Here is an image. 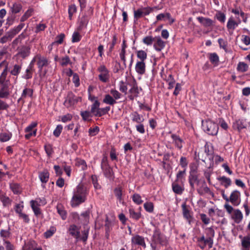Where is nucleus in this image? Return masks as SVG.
<instances>
[{"instance_id": "obj_1", "label": "nucleus", "mask_w": 250, "mask_h": 250, "mask_svg": "<svg viewBox=\"0 0 250 250\" xmlns=\"http://www.w3.org/2000/svg\"><path fill=\"white\" fill-rule=\"evenodd\" d=\"M88 190L83 184H79L72 199V206L76 207L84 203L87 199Z\"/></svg>"}, {"instance_id": "obj_2", "label": "nucleus", "mask_w": 250, "mask_h": 250, "mask_svg": "<svg viewBox=\"0 0 250 250\" xmlns=\"http://www.w3.org/2000/svg\"><path fill=\"white\" fill-rule=\"evenodd\" d=\"M151 241L150 247L152 250H156L158 245L163 246L165 245L167 242L166 237L162 233L160 229L157 227H156L153 231Z\"/></svg>"}, {"instance_id": "obj_3", "label": "nucleus", "mask_w": 250, "mask_h": 250, "mask_svg": "<svg viewBox=\"0 0 250 250\" xmlns=\"http://www.w3.org/2000/svg\"><path fill=\"white\" fill-rule=\"evenodd\" d=\"M202 126L203 130L208 134L211 136H215L217 134L219 126L210 119L202 120Z\"/></svg>"}, {"instance_id": "obj_4", "label": "nucleus", "mask_w": 250, "mask_h": 250, "mask_svg": "<svg viewBox=\"0 0 250 250\" xmlns=\"http://www.w3.org/2000/svg\"><path fill=\"white\" fill-rule=\"evenodd\" d=\"M93 9L91 7H89L86 13H84L79 17L78 19V26L77 30L78 31H82L87 27V25L90 20L91 16L93 15Z\"/></svg>"}, {"instance_id": "obj_5", "label": "nucleus", "mask_w": 250, "mask_h": 250, "mask_svg": "<svg viewBox=\"0 0 250 250\" xmlns=\"http://www.w3.org/2000/svg\"><path fill=\"white\" fill-rule=\"evenodd\" d=\"M128 85L131 87V88L129 90L128 98L129 100L133 101L138 96L139 94V88L137 83L135 80H133L131 82L128 83Z\"/></svg>"}, {"instance_id": "obj_6", "label": "nucleus", "mask_w": 250, "mask_h": 250, "mask_svg": "<svg viewBox=\"0 0 250 250\" xmlns=\"http://www.w3.org/2000/svg\"><path fill=\"white\" fill-rule=\"evenodd\" d=\"M197 245L201 249H204L208 245V248L210 249L213 246L212 240L209 238H206L204 235H202L201 237H196Z\"/></svg>"}, {"instance_id": "obj_7", "label": "nucleus", "mask_w": 250, "mask_h": 250, "mask_svg": "<svg viewBox=\"0 0 250 250\" xmlns=\"http://www.w3.org/2000/svg\"><path fill=\"white\" fill-rule=\"evenodd\" d=\"M9 82H0V98L7 99L10 94Z\"/></svg>"}, {"instance_id": "obj_8", "label": "nucleus", "mask_w": 250, "mask_h": 250, "mask_svg": "<svg viewBox=\"0 0 250 250\" xmlns=\"http://www.w3.org/2000/svg\"><path fill=\"white\" fill-rule=\"evenodd\" d=\"M126 47V45L125 43V41H123V43L122 46V50L121 52L120 53V57L122 61L124 62H125L128 61L130 62H133L132 57L133 56V54L131 53H125V48Z\"/></svg>"}, {"instance_id": "obj_9", "label": "nucleus", "mask_w": 250, "mask_h": 250, "mask_svg": "<svg viewBox=\"0 0 250 250\" xmlns=\"http://www.w3.org/2000/svg\"><path fill=\"white\" fill-rule=\"evenodd\" d=\"M241 193L237 190H234L231 193L229 198V201L234 206H238L241 202Z\"/></svg>"}, {"instance_id": "obj_10", "label": "nucleus", "mask_w": 250, "mask_h": 250, "mask_svg": "<svg viewBox=\"0 0 250 250\" xmlns=\"http://www.w3.org/2000/svg\"><path fill=\"white\" fill-rule=\"evenodd\" d=\"M171 137L172 139V143L175 147L178 150H181L185 144L184 141L179 135L175 134H172Z\"/></svg>"}, {"instance_id": "obj_11", "label": "nucleus", "mask_w": 250, "mask_h": 250, "mask_svg": "<svg viewBox=\"0 0 250 250\" xmlns=\"http://www.w3.org/2000/svg\"><path fill=\"white\" fill-rule=\"evenodd\" d=\"M237 21H236L232 17H230L228 21L227 24V27L229 31H231L233 32L234 30L238 26L239 24L241 23V19L238 17H236Z\"/></svg>"}, {"instance_id": "obj_12", "label": "nucleus", "mask_w": 250, "mask_h": 250, "mask_svg": "<svg viewBox=\"0 0 250 250\" xmlns=\"http://www.w3.org/2000/svg\"><path fill=\"white\" fill-rule=\"evenodd\" d=\"M98 71L100 72L99 80L102 82H106L109 79L108 71L104 65H101L98 68Z\"/></svg>"}, {"instance_id": "obj_13", "label": "nucleus", "mask_w": 250, "mask_h": 250, "mask_svg": "<svg viewBox=\"0 0 250 250\" xmlns=\"http://www.w3.org/2000/svg\"><path fill=\"white\" fill-rule=\"evenodd\" d=\"M78 102L76 97L72 92H69L66 97L63 105L67 107L71 106L74 105Z\"/></svg>"}, {"instance_id": "obj_14", "label": "nucleus", "mask_w": 250, "mask_h": 250, "mask_svg": "<svg viewBox=\"0 0 250 250\" xmlns=\"http://www.w3.org/2000/svg\"><path fill=\"white\" fill-rule=\"evenodd\" d=\"M37 125V123L36 122H33L29 125L25 129V131L27 134L25 135V138L27 139H29L32 136H36L37 129L33 130V128Z\"/></svg>"}, {"instance_id": "obj_15", "label": "nucleus", "mask_w": 250, "mask_h": 250, "mask_svg": "<svg viewBox=\"0 0 250 250\" xmlns=\"http://www.w3.org/2000/svg\"><path fill=\"white\" fill-rule=\"evenodd\" d=\"M131 243L132 244L141 246L144 249L146 248V244L144 238L139 235H136L132 237L131 238Z\"/></svg>"}, {"instance_id": "obj_16", "label": "nucleus", "mask_w": 250, "mask_h": 250, "mask_svg": "<svg viewBox=\"0 0 250 250\" xmlns=\"http://www.w3.org/2000/svg\"><path fill=\"white\" fill-rule=\"evenodd\" d=\"M153 47L158 52L161 51L165 47V42L159 36L155 37Z\"/></svg>"}, {"instance_id": "obj_17", "label": "nucleus", "mask_w": 250, "mask_h": 250, "mask_svg": "<svg viewBox=\"0 0 250 250\" xmlns=\"http://www.w3.org/2000/svg\"><path fill=\"white\" fill-rule=\"evenodd\" d=\"M30 203L31 207L36 217H38L42 214L41 209L39 207L40 205L38 200H31Z\"/></svg>"}, {"instance_id": "obj_18", "label": "nucleus", "mask_w": 250, "mask_h": 250, "mask_svg": "<svg viewBox=\"0 0 250 250\" xmlns=\"http://www.w3.org/2000/svg\"><path fill=\"white\" fill-rule=\"evenodd\" d=\"M114 194L116 197L117 200L121 204H124V201L123 197V188L121 186H118L115 188L113 190Z\"/></svg>"}, {"instance_id": "obj_19", "label": "nucleus", "mask_w": 250, "mask_h": 250, "mask_svg": "<svg viewBox=\"0 0 250 250\" xmlns=\"http://www.w3.org/2000/svg\"><path fill=\"white\" fill-rule=\"evenodd\" d=\"M68 231L69 234L76 239V241H79L80 232L77 226L75 225H71Z\"/></svg>"}, {"instance_id": "obj_20", "label": "nucleus", "mask_w": 250, "mask_h": 250, "mask_svg": "<svg viewBox=\"0 0 250 250\" xmlns=\"http://www.w3.org/2000/svg\"><path fill=\"white\" fill-rule=\"evenodd\" d=\"M182 208L184 217L188 221L189 224H190L192 216L191 215L190 210L188 208L186 203L182 204Z\"/></svg>"}, {"instance_id": "obj_21", "label": "nucleus", "mask_w": 250, "mask_h": 250, "mask_svg": "<svg viewBox=\"0 0 250 250\" xmlns=\"http://www.w3.org/2000/svg\"><path fill=\"white\" fill-rule=\"evenodd\" d=\"M30 50V48L29 46H23L21 48L16 57L19 59L21 58L24 59L29 55Z\"/></svg>"}, {"instance_id": "obj_22", "label": "nucleus", "mask_w": 250, "mask_h": 250, "mask_svg": "<svg viewBox=\"0 0 250 250\" xmlns=\"http://www.w3.org/2000/svg\"><path fill=\"white\" fill-rule=\"evenodd\" d=\"M0 200L3 207H9L11 205L12 200L10 199L2 191L0 190Z\"/></svg>"}, {"instance_id": "obj_23", "label": "nucleus", "mask_w": 250, "mask_h": 250, "mask_svg": "<svg viewBox=\"0 0 250 250\" xmlns=\"http://www.w3.org/2000/svg\"><path fill=\"white\" fill-rule=\"evenodd\" d=\"M188 182L192 190L194 189V184L195 183L198 184L199 180L197 175L193 173L190 172L188 176Z\"/></svg>"}, {"instance_id": "obj_24", "label": "nucleus", "mask_w": 250, "mask_h": 250, "mask_svg": "<svg viewBox=\"0 0 250 250\" xmlns=\"http://www.w3.org/2000/svg\"><path fill=\"white\" fill-rule=\"evenodd\" d=\"M173 191L178 195H181L184 191V188L180 186L178 182L174 181L171 185Z\"/></svg>"}, {"instance_id": "obj_25", "label": "nucleus", "mask_w": 250, "mask_h": 250, "mask_svg": "<svg viewBox=\"0 0 250 250\" xmlns=\"http://www.w3.org/2000/svg\"><path fill=\"white\" fill-rule=\"evenodd\" d=\"M241 250H250V236H244L241 240Z\"/></svg>"}, {"instance_id": "obj_26", "label": "nucleus", "mask_w": 250, "mask_h": 250, "mask_svg": "<svg viewBox=\"0 0 250 250\" xmlns=\"http://www.w3.org/2000/svg\"><path fill=\"white\" fill-rule=\"evenodd\" d=\"M198 21L202 24L205 27H210L213 25V21L209 18L198 17L197 18Z\"/></svg>"}, {"instance_id": "obj_27", "label": "nucleus", "mask_w": 250, "mask_h": 250, "mask_svg": "<svg viewBox=\"0 0 250 250\" xmlns=\"http://www.w3.org/2000/svg\"><path fill=\"white\" fill-rule=\"evenodd\" d=\"M104 176L109 179L110 180H113L114 179V173L113 169L111 167H105V168L102 170Z\"/></svg>"}, {"instance_id": "obj_28", "label": "nucleus", "mask_w": 250, "mask_h": 250, "mask_svg": "<svg viewBox=\"0 0 250 250\" xmlns=\"http://www.w3.org/2000/svg\"><path fill=\"white\" fill-rule=\"evenodd\" d=\"M164 68L162 67L160 75L161 78L165 81L167 83H175V80L173 76L171 74H168L167 76L166 75L163 74Z\"/></svg>"}, {"instance_id": "obj_29", "label": "nucleus", "mask_w": 250, "mask_h": 250, "mask_svg": "<svg viewBox=\"0 0 250 250\" xmlns=\"http://www.w3.org/2000/svg\"><path fill=\"white\" fill-rule=\"evenodd\" d=\"M131 120L133 122H135L136 123H143L144 121V118L143 116L139 114L138 112L134 111L133 112L131 115Z\"/></svg>"}, {"instance_id": "obj_30", "label": "nucleus", "mask_w": 250, "mask_h": 250, "mask_svg": "<svg viewBox=\"0 0 250 250\" xmlns=\"http://www.w3.org/2000/svg\"><path fill=\"white\" fill-rule=\"evenodd\" d=\"M186 175V169H183L182 170L179 171L176 174V178L175 181L181 183L182 184H183L184 181H185Z\"/></svg>"}, {"instance_id": "obj_31", "label": "nucleus", "mask_w": 250, "mask_h": 250, "mask_svg": "<svg viewBox=\"0 0 250 250\" xmlns=\"http://www.w3.org/2000/svg\"><path fill=\"white\" fill-rule=\"evenodd\" d=\"M218 180L221 182V184L224 186L226 188L230 186L231 184V179L229 178H228L225 176L218 177Z\"/></svg>"}, {"instance_id": "obj_32", "label": "nucleus", "mask_w": 250, "mask_h": 250, "mask_svg": "<svg viewBox=\"0 0 250 250\" xmlns=\"http://www.w3.org/2000/svg\"><path fill=\"white\" fill-rule=\"evenodd\" d=\"M203 152H205V155L208 157L209 163V166L210 167L213 165V160L214 156L212 155L213 151L209 150L208 146H205V150L203 151Z\"/></svg>"}, {"instance_id": "obj_33", "label": "nucleus", "mask_w": 250, "mask_h": 250, "mask_svg": "<svg viewBox=\"0 0 250 250\" xmlns=\"http://www.w3.org/2000/svg\"><path fill=\"white\" fill-rule=\"evenodd\" d=\"M130 218L135 220H138L141 217V213L140 212H136L132 208H130L128 209Z\"/></svg>"}, {"instance_id": "obj_34", "label": "nucleus", "mask_w": 250, "mask_h": 250, "mask_svg": "<svg viewBox=\"0 0 250 250\" xmlns=\"http://www.w3.org/2000/svg\"><path fill=\"white\" fill-rule=\"evenodd\" d=\"M233 219L236 223H239L242 220L243 214L239 209H237L234 210Z\"/></svg>"}, {"instance_id": "obj_35", "label": "nucleus", "mask_w": 250, "mask_h": 250, "mask_svg": "<svg viewBox=\"0 0 250 250\" xmlns=\"http://www.w3.org/2000/svg\"><path fill=\"white\" fill-rule=\"evenodd\" d=\"M75 165L77 167H80L83 170H85L87 168L86 162L81 158H77L76 159Z\"/></svg>"}, {"instance_id": "obj_36", "label": "nucleus", "mask_w": 250, "mask_h": 250, "mask_svg": "<svg viewBox=\"0 0 250 250\" xmlns=\"http://www.w3.org/2000/svg\"><path fill=\"white\" fill-rule=\"evenodd\" d=\"M10 188L14 194H19L21 191V188L19 184L16 183L10 184Z\"/></svg>"}, {"instance_id": "obj_37", "label": "nucleus", "mask_w": 250, "mask_h": 250, "mask_svg": "<svg viewBox=\"0 0 250 250\" xmlns=\"http://www.w3.org/2000/svg\"><path fill=\"white\" fill-rule=\"evenodd\" d=\"M110 109V106H106L104 108H99V110L96 111L95 113V116L96 117H101L104 115L108 113Z\"/></svg>"}, {"instance_id": "obj_38", "label": "nucleus", "mask_w": 250, "mask_h": 250, "mask_svg": "<svg viewBox=\"0 0 250 250\" xmlns=\"http://www.w3.org/2000/svg\"><path fill=\"white\" fill-rule=\"evenodd\" d=\"M207 238H209L212 240V243L213 244V237L215 236V231L212 227L206 229Z\"/></svg>"}, {"instance_id": "obj_39", "label": "nucleus", "mask_w": 250, "mask_h": 250, "mask_svg": "<svg viewBox=\"0 0 250 250\" xmlns=\"http://www.w3.org/2000/svg\"><path fill=\"white\" fill-rule=\"evenodd\" d=\"M136 54L137 58L140 61L137 62H144L147 57V54L146 51L144 50H138L136 51Z\"/></svg>"}, {"instance_id": "obj_40", "label": "nucleus", "mask_w": 250, "mask_h": 250, "mask_svg": "<svg viewBox=\"0 0 250 250\" xmlns=\"http://www.w3.org/2000/svg\"><path fill=\"white\" fill-rule=\"evenodd\" d=\"M91 114L92 113L90 111L87 110L81 111L80 113L83 120L84 121H90L91 120L90 119L92 116Z\"/></svg>"}, {"instance_id": "obj_41", "label": "nucleus", "mask_w": 250, "mask_h": 250, "mask_svg": "<svg viewBox=\"0 0 250 250\" xmlns=\"http://www.w3.org/2000/svg\"><path fill=\"white\" fill-rule=\"evenodd\" d=\"M49 173L44 170L39 173V178L42 183H46L49 179Z\"/></svg>"}, {"instance_id": "obj_42", "label": "nucleus", "mask_w": 250, "mask_h": 250, "mask_svg": "<svg viewBox=\"0 0 250 250\" xmlns=\"http://www.w3.org/2000/svg\"><path fill=\"white\" fill-rule=\"evenodd\" d=\"M103 102L110 105H114L116 103L115 100L110 95L106 94L103 99Z\"/></svg>"}, {"instance_id": "obj_43", "label": "nucleus", "mask_w": 250, "mask_h": 250, "mask_svg": "<svg viewBox=\"0 0 250 250\" xmlns=\"http://www.w3.org/2000/svg\"><path fill=\"white\" fill-rule=\"evenodd\" d=\"M12 137V134L10 132H3L0 133V141L5 142L9 141Z\"/></svg>"}, {"instance_id": "obj_44", "label": "nucleus", "mask_w": 250, "mask_h": 250, "mask_svg": "<svg viewBox=\"0 0 250 250\" xmlns=\"http://www.w3.org/2000/svg\"><path fill=\"white\" fill-rule=\"evenodd\" d=\"M197 191L201 195H203L204 193L213 195V192L211 191L210 188L206 184L202 186V188L197 189Z\"/></svg>"}, {"instance_id": "obj_45", "label": "nucleus", "mask_w": 250, "mask_h": 250, "mask_svg": "<svg viewBox=\"0 0 250 250\" xmlns=\"http://www.w3.org/2000/svg\"><path fill=\"white\" fill-rule=\"evenodd\" d=\"M89 231V228L85 229L83 230L82 231V236L80 235L79 240H81L85 243L88 237Z\"/></svg>"}, {"instance_id": "obj_46", "label": "nucleus", "mask_w": 250, "mask_h": 250, "mask_svg": "<svg viewBox=\"0 0 250 250\" xmlns=\"http://www.w3.org/2000/svg\"><path fill=\"white\" fill-rule=\"evenodd\" d=\"M126 63H115L113 71L114 73H122L126 67Z\"/></svg>"}, {"instance_id": "obj_47", "label": "nucleus", "mask_w": 250, "mask_h": 250, "mask_svg": "<svg viewBox=\"0 0 250 250\" xmlns=\"http://www.w3.org/2000/svg\"><path fill=\"white\" fill-rule=\"evenodd\" d=\"M131 198L133 202L136 205H140L143 202L141 195L138 193H134L132 195Z\"/></svg>"}, {"instance_id": "obj_48", "label": "nucleus", "mask_w": 250, "mask_h": 250, "mask_svg": "<svg viewBox=\"0 0 250 250\" xmlns=\"http://www.w3.org/2000/svg\"><path fill=\"white\" fill-rule=\"evenodd\" d=\"M234 126L238 130L246 127V124L245 122L242 119H238L236 120L235 123L234 124Z\"/></svg>"}, {"instance_id": "obj_49", "label": "nucleus", "mask_w": 250, "mask_h": 250, "mask_svg": "<svg viewBox=\"0 0 250 250\" xmlns=\"http://www.w3.org/2000/svg\"><path fill=\"white\" fill-rule=\"evenodd\" d=\"M56 229L55 227H51L49 229L47 230L44 233L43 235L45 238H49L51 237L56 232Z\"/></svg>"}, {"instance_id": "obj_50", "label": "nucleus", "mask_w": 250, "mask_h": 250, "mask_svg": "<svg viewBox=\"0 0 250 250\" xmlns=\"http://www.w3.org/2000/svg\"><path fill=\"white\" fill-rule=\"evenodd\" d=\"M33 95V90L30 88H25L23 89L21 94V98L19 99V101L21 98H25L26 97H32Z\"/></svg>"}, {"instance_id": "obj_51", "label": "nucleus", "mask_w": 250, "mask_h": 250, "mask_svg": "<svg viewBox=\"0 0 250 250\" xmlns=\"http://www.w3.org/2000/svg\"><path fill=\"white\" fill-rule=\"evenodd\" d=\"M135 69L137 73L144 74L146 71L145 63H136Z\"/></svg>"}, {"instance_id": "obj_52", "label": "nucleus", "mask_w": 250, "mask_h": 250, "mask_svg": "<svg viewBox=\"0 0 250 250\" xmlns=\"http://www.w3.org/2000/svg\"><path fill=\"white\" fill-rule=\"evenodd\" d=\"M68 15L69 19L71 20L72 19L73 15L77 12V7L75 4H70L68 7Z\"/></svg>"}, {"instance_id": "obj_53", "label": "nucleus", "mask_w": 250, "mask_h": 250, "mask_svg": "<svg viewBox=\"0 0 250 250\" xmlns=\"http://www.w3.org/2000/svg\"><path fill=\"white\" fill-rule=\"evenodd\" d=\"M100 103L97 100H95L94 103L91 105L90 112L95 115L97 111L99 110Z\"/></svg>"}, {"instance_id": "obj_54", "label": "nucleus", "mask_w": 250, "mask_h": 250, "mask_svg": "<svg viewBox=\"0 0 250 250\" xmlns=\"http://www.w3.org/2000/svg\"><path fill=\"white\" fill-rule=\"evenodd\" d=\"M22 9V6L20 3H15L11 8L12 13L17 14L19 13Z\"/></svg>"}, {"instance_id": "obj_55", "label": "nucleus", "mask_w": 250, "mask_h": 250, "mask_svg": "<svg viewBox=\"0 0 250 250\" xmlns=\"http://www.w3.org/2000/svg\"><path fill=\"white\" fill-rule=\"evenodd\" d=\"M10 55L6 50H3L0 52V61L1 62H6V59L9 57Z\"/></svg>"}, {"instance_id": "obj_56", "label": "nucleus", "mask_w": 250, "mask_h": 250, "mask_svg": "<svg viewBox=\"0 0 250 250\" xmlns=\"http://www.w3.org/2000/svg\"><path fill=\"white\" fill-rule=\"evenodd\" d=\"M144 207L145 210L149 213H151L154 210L153 204L152 202H146L144 205Z\"/></svg>"}, {"instance_id": "obj_57", "label": "nucleus", "mask_w": 250, "mask_h": 250, "mask_svg": "<svg viewBox=\"0 0 250 250\" xmlns=\"http://www.w3.org/2000/svg\"><path fill=\"white\" fill-rule=\"evenodd\" d=\"M91 180L94 188L96 189H100L101 188V185L98 182V178L96 175H93L91 176Z\"/></svg>"}, {"instance_id": "obj_58", "label": "nucleus", "mask_w": 250, "mask_h": 250, "mask_svg": "<svg viewBox=\"0 0 250 250\" xmlns=\"http://www.w3.org/2000/svg\"><path fill=\"white\" fill-rule=\"evenodd\" d=\"M127 83H124L123 81H121L119 83V90L123 93H124L125 94H127V85H128Z\"/></svg>"}, {"instance_id": "obj_59", "label": "nucleus", "mask_w": 250, "mask_h": 250, "mask_svg": "<svg viewBox=\"0 0 250 250\" xmlns=\"http://www.w3.org/2000/svg\"><path fill=\"white\" fill-rule=\"evenodd\" d=\"M154 41L155 37L153 38L152 36H146L145 37L143 40V42L147 45H151Z\"/></svg>"}, {"instance_id": "obj_60", "label": "nucleus", "mask_w": 250, "mask_h": 250, "mask_svg": "<svg viewBox=\"0 0 250 250\" xmlns=\"http://www.w3.org/2000/svg\"><path fill=\"white\" fill-rule=\"evenodd\" d=\"M33 12V10L32 9H29L28 10L26 11V12L21 17V18L20 21L21 22L24 21L29 17H30L32 15Z\"/></svg>"}, {"instance_id": "obj_61", "label": "nucleus", "mask_w": 250, "mask_h": 250, "mask_svg": "<svg viewBox=\"0 0 250 250\" xmlns=\"http://www.w3.org/2000/svg\"><path fill=\"white\" fill-rule=\"evenodd\" d=\"M100 131V128L98 126H95L93 128L90 127L88 129L89 135L94 136L96 135Z\"/></svg>"}, {"instance_id": "obj_62", "label": "nucleus", "mask_w": 250, "mask_h": 250, "mask_svg": "<svg viewBox=\"0 0 250 250\" xmlns=\"http://www.w3.org/2000/svg\"><path fill=\"white\" fill-rule=\"evenodd\" d=\"M144 16L142 8L138 9L137 10L134 11V18L136 20H138Z\"/></svg>"}, {"instance_id": "obj_63", "label": "nucleus", "mask_w": 250, "mask_h": 250, "mask_svg": "<svg viewBox=\"0 0 250 250\" xmlns=\"http://www.w3.org/2000/svg\"><path fill=\"white\" fill-rule=\"evenodd\" d=\"M208 58L211 62H218L219 61V57L216 53L208 54Z\"/></svg>"}, {"instance_id": "obj_64", "label": "nucleus", "mask_w": 250, "mask_h": 250, "mask_svg": "<svg viewBox=\"0 0 250 250\" xmlns=\"http://www.w3.org/2000/svg\"><path fill=\"white\" fill-rule=\"evenodd\" d=\"M215 17L221 22L224 23L225 21L226 15L221 12H218L215 15Z\"/></svg>"}]
</instances>
